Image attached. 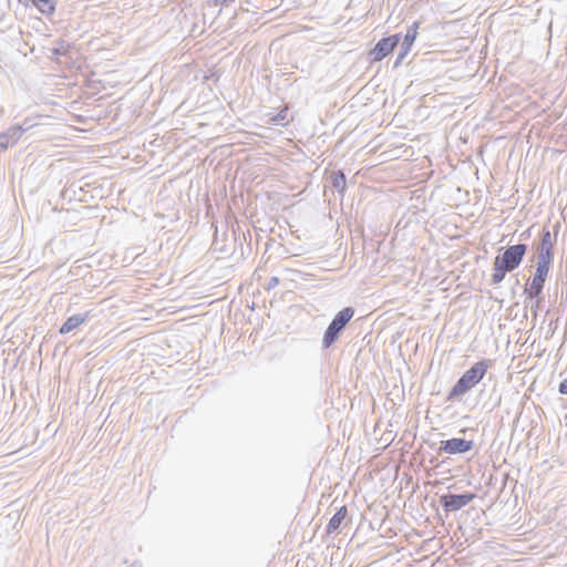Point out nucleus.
Masks as SVG:
<instances>
[{
    "label": "nucleus",
    "mask_w": 567,
    "mask_h": 567,
    "mask_svg": "<svg viewBox=\"0 0 567 567\" xmlns=\"http://www.w3.org/2000/svg\"><path fill=\"white\" fill-rule=\"evenodd\" d=\"M419 22H414L406 31L403 40L404 54L409 53L419 34Z\"/></svg>",
    "instance_id": "nucleus-10"
},
{
    "label": "nucleus",
    "mask_w": 567,
    "mask_h": 567,
    "mask_svg": "<svg viewBox=\"0 0 567 567\" xmlns=\"http://www.w3.org/2000/svg\"><path fill=\"white\" fill-rule=\"evenodd\" d=\"M540 249L553 250L551 234L549 230L543 233Z\"/></svg>",
    "instance_id": "nucleus-14"
},
{
    "label": "nucleus",
    "mask_w": 567,
    "mask_h": 567,
    "mask_svg": "<svg viewBox=\"0 0 567 567\" xmlns=\"http://www.w3.org/2000/svg\"><path fill=\"white\" fill-rule=\"evenodd\" d=\"M400 37L398 34L388 38H382L371 51L373 61H381L382 59L388 56L398 45Z\"/></svg>",
    "instance_id": "nucleus-6"
},
{
    "label": "nucleus",
    "mask_w": 567,
    "mask_h": 567,
    "mask_svg": "<svg viewBox=\"0 0 567 567\" xmlns=\"http://www.w3.org/2000/svg\"><path fill=\"white\" fill-rule=\"evenodd\" d=\"M526 250V245L517 244L507 247L502 255L496 256L493 262V282L499 284L504 280L507 272L516 269L522 262Z\"/></svg>",
    "instance_id": "nucleus-1"
},
{
    "label": "nucleus",
    "mask_w": 567,
    "mask_h": 567,
    "mask_svg": "<svg viewBox=\"0 0 567 567\" xmlns=\"http://www.w3.org/2000/svg\"><path fill=\"white\" fill-rule=\"evenodd\" d=\"M346 184V177H344V174L342 172H339L334 179H333V185L334 186H344Z\"/></svg>",
    "instance_id": "nucleus-15"
},
{
    "label": "nucleus",
    "mask_w": 567,
    "mask_h": 567,
    "mask_svg": "<svg viewBox=\"0 0 567 567\" xmlns=\"http://www.w3.org/2000/svg\"><path fill=\"white\" fill-rule=\"evenodd\" d=\"M475 498V494H447L440 497L441 505L446 512H456L465 507Z\"/></svg>",
    "instance_id": "nucleus-4"
},
{
    "label": "nucleus",
    "mask_w": 567,
    "mask_h": 567,
    "mask_svg": "<svg viewBox=\"0 0 567 567\" xmlns=\"http://www.w3.org/2000/svg\"><path fill=\"white\" fill-rule=\"evenodd\" d=\"M488 368V363L485 360L476 362L471 369H468L454 384L449 393L447 399L457 398L465 394L472 388H474L484 377Z\"/></svg>",
    "instance_id": "nucleus-2"
},
{
    "label": "nucleus",
    "mask_w": 567,
    "mask_h": 567,
    "mask_svg": "<svg viewBox=\"0 0 567 567\" xmlns=\"http://www.w3.org/2000/svg\"><path fill=\"white\" fill-rule=\"evenodd\" d=\"M37 9L45 14L52 16L55 11L58 0H30Z\"/></svg>",
    "instance_id": "nucleus-11"
},
{
    "label": "nucleus",
    "mask_w": 567,
    "mask_h": 567,
    "mask_svg": "<svg viewBox=\"0 0 567 567\" xmlns=\"http://www.w3.org/2000/svg\"><path fill=\"white\" fill-rule=\"evenodd\" d=\"M86 319H87V313L71 316L60 328V333L61 334L70 333L71 331H73L74 329H76L81 324H83L86 321Z\"/></svg>",
    "instance_id": "nucleus-8"
},
{
    "label": "nucleus",
    "mask_w": 567,
    "mask_h": 567,
    "mask_svg": "<svg viewBox=\"0 0 567 567\" xmlns=\"http://www.w3.org/2000/svg\"><path fill=\"white\" fill-rule=\"evenodd\" d=\"M347 513H348V509H347L346 506H341L334 513V515L330 518V520L328 523V526H327V533L328 534H332V533H334L336 530L339 529L341 523L343 522V519L347 516Z\"/></svg>",
    "instance_id": "nucleus-9"
},
{
    "label": "nucleus",
    "mask_w": 567,
    "mask_h": 567,
    "mask_svg": "<svg viewBox=\"0 0 567 567\" xmlns=\"http://www.w3.org/2000/svg\"><path fill=\"white\" fill-rule=\"evenodd\" d=\"M17 142L14 134H1L0 135V151H6L9 146H12Z\"/></svg>",
    "instance_id": "nucleus-12"
},
{
    "label": "nucleus",
    "mask_w": 567,
    "mask_h": 567,
    "mask_svg": "<svg viewBox=\"0 0 567 567\" xmlns=\"http://www.w3.org/2000/svg\"><path fill=\"white\" fill-rule=\"evenodd\" d=\"M353 316L354 310L350 307L343 308L336 315V317L327 328L322 339V343L326 348L334 343V341L338 339V334L349 323Z\"/></svg>",
    "instance_id": "nucleus-3"
},
{
    "label": "nucleus",
    "mask_w": 567,
    "mask_h": 567,
    "mask_svg": "<svg viewBox=\"0 0 567 567\" xmlns=\"http://www.w3.org/2000/svg\"><path fill=\"white\" fill-rule=\"evenodd\" d=\"M473 441H467L462 437H453L441 442L439 453H445L450 455L463 454L471 451L473 449Z\"/></svg>",
    "instance_id": "nucleus-5"
},
{
    "label": "nucleus",
    "mask_w": 567,
    "mask_h": 567,
    "mask_svg": "<svg viewBox=\"0 0 567 567\" xmlns=\"http://www.w3.org/2000/svg\"><path fill=\"white\" fill-rule=\"evenodd\" d=\"M128 567H141V566L137 563H133Z\"/></svg>",
    "instance_id": "nucleus-17"
},
{
    "label": "nucleus",
    "mask_w": 567,
    "mask_h": 567,
    "mask_svg": "<svg viewBox=\"0 0 567 567\" xmlns=\"http://www.w3.org/2000/svg\"><path fill=\"white\" fill-rule=\"evenodd\" d=\"M551 257H553L551 250L539 249V260H538L537 265L549 268L550 262H551Z\"/></svg>",
    "instance_id": "nucleus-13"
},
{
    "label": "nucleus",
    "mask_w": 567,
    "mask_h": 567,
    "mask_svg": "<svg viewBox=\"0 0 567 567\" xmlns=\"http://www.w3.org/2000/svg\"><path fill=\"white\" fill-rule=\"evenodd\" d=\"M549 268L537 265L536 272L530 281L528 292L532 297H536L540 293L546 278L548 276Z\"/></svg>",
    "instance_id": "nucleus-7"
},
{
    "label": "nucleus",
    "mask_w": 567,
    "mask_h": 567,
    "mask_svg": "<svg viewBox=\"0 0 567 567\" xmlns=\"http://www.w3.org/2000/svg\"><path fill=\"white\" fill-rule=\"evenodd\" d=\"M567 357H559L558 364L565 365L566 369L561 372V375H566L567 373Z\"/></svg>",
    "instance_id": "nucleus-16"
}]
</instances>
